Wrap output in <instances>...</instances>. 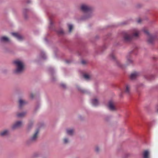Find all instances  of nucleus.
I'll use <instances>...</instances> for the list:
<instances>
[{
  "mask_svg": "<svg viewBox=\"0 0 158 158\" xmlns=\"http://www.w3.org/2000/svg\"><path fill=\"white\" fill-rule=\"evenodd\" d=\"M131 52H130L126 55V63L124 64L122 63L119 61L116 60L115 56L113 53L110 55V57L111 59L116 60V64L118 68L124 69L126 68L130 64H132L133 62V60H132L131 57L130 55Z\"/></svg>",
  "mask_w": 158,
  "mask_h": 158,
  "instance_id": "nucleus-1",
  "label": "nucleus"
},
{
  "mask_svg": "<svg viewBox=\"0 0 158 158\" xmlns=\"http://www.w3.org/2000/svg\"><path fill=\"white\" fill-rule=\"evenodd\" d=\"M56 80V78L54 77H52L51 78V81L52 82H54Z\"/></svg>",
  "mask_w": 158,
  "mask_h": 158,
  "instance_id": "nucleus-35",
  "label": "nucleus"
},
{
  "mask_svg": "<svg viewBox=\"0 0 158 158\" xmlns=\"http://www.w3.org/2000/svg\"><path fill=\"white\" fill-rule=\"evenodd\" d=\"M149 154V152L148 151L146 150L144 151L143 153V158H148V155Z\"/></svg>",
  "mask_w": 158,
  "mask_h": 158,
  "instance_id": "nucleus-24",
  "label": "nucleus"
},
{
  "mask_svg": "<svg viewBox=\"0 0 158 158\" xmlns=\"http://www.w3.org/2000/svg\"><path fill=\"white\" fill-rule=\"evenodd\" d=\"M141 19H139L138 20H137V22L138 23H139L141 22Z\"/></svg>",
  "mask_w": 158,
  "mask_h": 158,
  "instance_id": "nucleus-41",
  "label": "nucleus"
},
{
  "mask_svg": "<svg viewBox=\"0 0 158 158\" xmlns=\"http://www.w3.org/2000/svg\"><path fill=\"white\" fill-rule=\"evenodd\" d=\"M130 86L129 85H126V89L125 92L126 93L129 94L130 92Z\"/></svg>",
  "mask_w": 158,
  "mask_h": 158,
  "instance_id": "nucleus-21",
  "label": "nucleus"
},
{
  "mask_svg": "<svg viewBox=\"0 0 158 158\" xmlns=\"http://www.w3.org/2000/svg\"><path fill=\"white\" fill-rule=\"evenodd\" d=\"M76 86L78 90L82 93L85 94H89L90 93V92L89 90L83 89L78 85H76Z\"/></svg>",
  "mask_w": 158,
  "mask_h": 158,
  "instance_id": "nucleus-10",
  "label": "nucleus"
},
{
  "mask_svg": "<svg viewBox=\"0 0 158 158\" xmlns=\"http://www.w3.org/2000/svg\"><path fill=\"white\" fill-rule=\"evenodd\" d=\"M86 63V61L85 60H82L81 61V63L82 64H85Z\"/></svg>",
  "mask_w": 158,
  "mask_h": 158,
  "instance_id": "nucleus-37",
  "label": "nucleus"
},
{
  "mask_svg": "<svg viewBox=\"0 0 158 158\" xmlns=\"http://www.w3.org/2000/svg\"><path fill=\"white\" fill-rule=\"evenodd\" d=\"M19 107L20 108H21L23 106L27 103L25 101L21 99H20L19 100Z\"/></svg>",
  "mask_w": 158,
  "mask_h": 158,
  "instance_id": "nucleus-19",
  "label": "nucleus"
},
{
  "mask_svg": "<svg viewBox=\"0 0 158 158\" xmlns=\"http://www.w3.org/2000/svg\"><path fill=\"white\" fill-rule=\"evenodd\" d=\"M83 77L86 80H89L90 79L89 76L87 73H84L83 74Z\"/></svg>",
  "mask_w": 158,
  "mask_h": 158,
  "instance_id": "nucleus-26",
  "label": "nucleus"
},
{
  "mask_svg": "<svg viewBox=\"0 0 158 158\" xmlns=\"http://www.w3.org/2000/svg\"><path fill=\"white\" fill-rule=\"evenodd\" d=\"M157 112L158 113V108L157 109Z\"/></svg>",
  "mask_w": 158,
  "mask_h": 158,
  "instance_id": "nucleus-45",
  "label": "nucleus"
},
{
  "mask_svg": "<svg viewBox=\"0 0 158 158\" xmlns=\"http://www.w3.org/2000/svg\"><path fill=\"white\" fill-rule=\"evenodd\" d=\"M81 10L84 12H87L90 11L92 8L89 5L85 3L81 4L80 7Z\"/></svg>",
  "mask_w": 158,
  "mask_h": 158,
  "instance_id": "nucleus-5",
  "label": "nucleus"
},
{
  "mask_svg": "<svg viewBox=\"0 0 158 158\" xmlns=\"http://www.w3.org/2000/svg\"><path fill=\"white\" fill-rule=\"evenodd\" d=\"M74 132V130L73 128H68L66 130V134L72 136Z\"/></svg>",
  "mask_w": 158,
  "mask_h": 158,
  "instance_id": "nucleus-15",
  "label": "nucleus"
},
{
  "mask_svg": "<svg viewBox=\"0 0 158 158\" xmlns=\"http://www.w3.org/2000/svg\"><path fill=\"white\" fill-rule=\"evenodd\" d=\"M60 85L64 89H66V85L64 84L61 83Z\"/></svg>",
  "mask_w": 158,
  "mask_h": 158,
  "instance_id": "nucleus-29",
  "label": "nucleus"
},
{
  "mask_svg": "<svg viewBox=\"0 0 158 158\" xmlns=\"http://www.w3.org/2000/svg\"><path fill=\"white\" fill-rule=\"evenodd\" d=\"M40 106L39 105H37L35 108V110H37L40 107Z\"/></svg>",
  "mask_w": 158,
  "mask_h": 158,
  "instance_id": "nucleus-39",
  "label": "nucleus"
},
{
  "mask_svg": "<svg viewBox=\"0 0 158 158\" xmlns=\"http://www.w3.org/2000/svg\"><path fill=\"white\" fill-rule=\"evenodd\" d=\"M30 97L31 98H34V95L32 94H31L30 95Z\"/></svg>",
  "mask_w": 158,
  "mask_h": 158,
  "instance_id": "nucleus-40",
  "label": "nucleus"
},
{
  "mask_svg": "<svg viewBox=\"0 0 158 158\" xmlns=\"http://www.w3.org/2000/svg\"><path fill=\"white\" fill-rule=\"evenodd\" d=\"M138 74L137 72L131 73L130 75V79L131 80L135 79L138 76Z\"/></svg>",
  "mask_w": 158,
  "mask_h": 158,
  "instance_id": "nucleus-17",
  "label": "nucleus"
},
{
  "mask_svg": "<svg viewBox=\"0 0 158 158\" xmlns=\"http://www.w3.org/2000/svg\"><path fill=\"white\" fill-rule=\"evenodd\" d=\"M24 70H13V73L15 75H19L23 73Z\"/></svg>",
  "mask_w": 158,
  "mask_h": 158,
  "instance_id": "nucleus-18",
  "label": "nucleus"
},
{
  "mask_svg": "<svg viewBox=\"0 0 158 158\" xmlns=\"http://www.w3.org/2000/svg\"><path fill=\"white\" fill-rule=\"evenodd\" d=\"M44 40L45 41H46V42H47L48 41V40H47V39H46V38H45L44 39Z\"/></svg>",
  "mask_w": 158,
  "mask_h": 158,
  "instance_id": "nucleus-43",
  "label": "nucleus"
},
{
  "mask_svg": "<svg viewBox=\"0 0 158 158\" xmlns=\"http://www.w3.org/2000/svg\"><path fill=\"white\" fill-rule=\"evenodd\" d=\"M132 38V36L128 34H126L123 37L124 40L126 42L130 41L131 40Z\"/></svg>",
  "mask_w": 158,
  "mask_h": 158,
  "instance_id": "nucleus-14",
  "label": "nucleus"
},
{
  "mask_svg": "<svg viewBox=\"0 0 158 158\" xmlns=\"http://www.w3.org/2000/svg\"><path fill=\"white\" fill-rule=\"evenodd\" d=\"M100 149L99 148L98 146H96L95 148V151L96 152H99Z\"/></svg>",
  "mask_w": 158,
  "mask_h": 158,
  "instance_id": "nucleus-32",
  "label": "nucleus"
},
{
  "mask_svg": "<svg viewBox=\"0 0 158 158\" xmlns=\"http://www.w3.org/2000/svg\"><path fill=\"white\" fill-rule=\"evenodd\" d=\"M11 34L19 41H21L23 39V36L17 33H12Z\"/></svg>",
  "mask_w": 158,
  "mask_h": 158,
  "instance_id": "nucleus-12",
  "label": "nucleus"
},
{
  "mask_svg": "<svg viewBox=\"0 0 158 158\" xmlns=\"http://www.w3.org/2000/svg\"><path fill=\"white\" fill-rule=\"evenodd\" d=\"M115 103L112 101H110L108 104L107 107L108 109L111 111H115L116 110V108L114 106Z\"/></svg>",
  "mask_w": 158,
  "mask_h": 158,
  "instance_id": "nucleus-6",
  "label": "nucleus"
},
{
  "mask_svg": "<svg viewBox=\"0 0 158 158\" xmlns=\"http://www.w3.org/2000/svg\"><path fill=\"white\" fill-rule=\"evenodd\" d=\"M5 51L6 52H7L6 50H5Z\"/></svg>",
  "mask_w": 158,
  "mask_h": 158,
  "instance_id": "nucleus-48",
  "label": "nucleus"
},
{
  "mask_svg": "<svg viewBox=\"0 0 158 158\" xmlns=\"http://www.w3.org/2000/svg\"><path fill=\"white\" fill-rule=\"evenodd\" d=\"M40 57L43 59H45L47 58V56L44 52L42 51L40 55Z\"/></svg>",
  "mask_w": 158,
  "mask_h": 158,
  "instance_id": "nucleus-20",
  "label": "nucleus"
},
{
  "mask_svg": "<svg viewBox=\"0 0 158 158\" xmlns=\"http://www.w3.org/2000/svg\"><path fill=\"white\" fill-rule=\"evenodd\" d=\"M12 63L17 68V69H23L25 68V64L23 61L16 59L12 61Z\"/></svg>",
  "mask_w": 158,
  "mask_h": 158,
  "instance_id": "nucleus-3",
  "label": "nucleus"
},
{
  "mask_svg": "<svg viewBox=\"0 0 158 158\" xmlns=\"http://www.w3.org/2000/svg\"><path fill=\"white\" fill-rule=\"evenodd\" d=\"M154 76L153 75H151L149 77L147 78L149 80H152L154 78Z\"/></svg>",
  "mask_w": 158,
  "mask_h": 158,
  "instance_id": "nucleus-28",
  "label": "nucleus"
},
{
  "mask_svg": "<svg viewBox=\"0 0 158 158\" xmlns=\"http://www.w3.org/2000/svg\"><path fill=\"white\" fill-rule=\"evenodd\" d=\"M58 33L59 34H61L63 33V31L62 30H60L58 31Z\"/></svg>",
  "mask_w": 158,
  "mask_h": 158,
  "instance_id": "nucleus-36",
  "label": "nucleus"
},
{
  "mask_svg": "<svg viewBox=\"0 0 158 158\" xmlns=\"http://www.w3.org/2000/svg\"><path fill=\"white\" fill-rule=\"evenodd\" d=\"M142 31L147 35V42L148 43L150 44H152L155 40L158 39L157 35L150 34L145 28H143Z\"/></svg>",
  "mask_w": 158,
  "mask_h": 158,
  "instance_id": "nucleus-2",
  "label": "nucleus"
},
{
  "mask_svg": "<svg viewBox=\"0 0 158 158\" xmlns=\"http://www.w3.org/2000/svg\"><path fill=\"white\" fill-rule=\"evenodd\" d=\"M142 85V84H140V85Z\"/></svg>",
  "mask_w": 158,
  "mask_h": 158,
  "instance_id": "nucleus-47",
  "label": "nucleus"
},
{
  "mask_svg": "<svg viewBox=\"0 0 158 158\" xmlns=\"http://www.w3.org/2000/svg\"><path fill=\"white\" fill-rule=\"evenodd\" d=\"M63 143L64 144H67L70 142L69 139L67 137L64 138L63 139Z\"/></svg>",
  "mask_w": 158,
  "mask_h": 158,
  "instance_id": "nucleus-23",
  "label": "nucleus"
},
{
  "mask_svg": "<svg viewBox=\"0 0 158 158\" xmlns=\"http://www.w3.org/2000/svg\"><path fill=\"white\" fill-rule=\"evenodd\" d=\"M28 10L27 9H24L23 10V12L24 13H25L26 11H27Z\"/></svg>",
  "mask_w": 158,
  "mask_h": 158,
  "instance_id": "nucleus-38",
  "label": "nucleus"
},
{
  "mask_svg": "<svg viewBox=\"0 0 158 158\" xmlns=\"http://www.w3.org/2000/svg\"><path fill=\"white\" fill-rule=\"evenodd\" d=\"M64 62L66 64H69L73 62V60L72 59H64Z\"/></svg>",
  "mask_w": 158,
  "mask_h": 158,
  "instance_id": "nucleus-25",
  "label": "nucleus"
},
{
  "mask_svg": "<svg viewBox=\"0 0 158 158\" xmlns=\"http://www.w3.org/2000/svg\"><path fill=\"white\" fill-rule=\"evenodd\" d=\"M140 31L137 28L134 29L132 30V36L135 37H138L139 35Z\"/></svg>",
  "mask_w": 158,
  "mask_h": 158,
  "instance_id": "nucleus-9",
  "label": "nucleus"
},
{
  "mask_svg": "<svg viewBox=\"0 0 158 158\" xmlns=\"http://www.w3.org/2000/svg\"><path fill=\"white\" fill-rule=\"evenodd\" d=\"M93 15L92 12H89L80 18V20H85L91 18Z\"/></svg>",
  "mask_w": 158,
  "mask_h": 158,
  "instance_id": "nucleus-8",
  "label": "nucleus"
},
{
  "mask_svg": "<svg viewBox=\"0 0 158 158\" xmlns=\"http://www.w3.org/2000/svg\"><path fill=\"white\" fill-rule=\"evenodd\" d=\"M31 0H28V1H27V3H30V2H31Z\"/></svg>",
  "mask_w": 158,
  "mask_h": 158,
  "instance_id": "nucleus-42",
  "label": "nucleus"
},
{
  "mask_svg": "<svg viewBox=\"0 0 158 158\" xmlns=\"http://www.w3.org/2000/svg\"><path fill=\"white\" fill-rule=\"evenodd\" d=\"M10 130L8 129H5L0 132V136L4 137L9 135Z\"/></svg>",
  "mask_w": 158,
  "mask_h": 158,
  "instance_id": "nucleus-11",
  "label": "nucleus"
},
{
  "mask_svg": "<svg viewBox=\"0 0 158 158\" xmlns=\"http://www.w3.org/2000/svg\"><path fill=\"white\" fill-rule=\"evenodd\" d=\"M40 154L38 153H36L34 154V157H37L39 156Z\"/></svg>",
  "mask_w": 158,
  "mask_h": 158,
  "instance_id": "nucleus-33",
  "label": "nucleus"
},
{
  "mask_svg": "<svg viewBox=\"0 0 158 158\" xmlns=\"http://www.w3.org/2000/svg\"><path fill=\"white\" fill-rule=\"evenodd\" d=\"M152 59L154 60H157L158 59V56H155L152 57Z\"/></svg>",
  "mask_w": 158,
  "mask_h": 158,
  "instance_id": "nucleus-34",
  "label": "nucleus"
},
{
  "mask_svg": "<svg viewBox=\"0 0 158 158\" xmlns=\"http://www.w3.org/2000/svg\"><path fill=\"white\" fill-rule=\"evenodd\" d=\"M10 40L6 36H2L0 38V42L5 43L9 42Z\"/></svg>",
  "mask_w": 158,
  "mask_h": 158,
  "instance_id": "nucleus-13",
  "label": "nucleus"
},
{
  "mask_svg": "<svg viewBox=\"0 0 158 158\" xmlns=\"http://www.w3.org/2000/svg\"><path fill=\"white\" fill-rule=\"evenodd\" d=\"M49 24H50V26H49V27L50 28H51V26L52 25V24H53V23L51 19L50 20Z\"/></svg>",
  "mask_w": 158,
  "mask_h": 158,
  "instance_id": "nucleus-31",
  "label": "nucleus"
},
{
  "mask_svg": "<svg viewBox=\"0 0 158 158\" xmlns=\"http://www.w3.org/2000/svg\"><path fill=\"white\" fill-rule=\"evenodd\" d=\"M22 124V121H18L16 122L12 126L11 128L13 130H15L20 127Z\"/></svg>",
  "mask_w": 158,
  "mask_h": 158,
  "instance_id": "nucleus-7",
  "label": "nucleus"
},
{
  "mask_svg": "<svg viewBox=\"0 0 158 158\" xmlns=\"http://www.w3.org/2000/svg\"><path fill=\"white\" fill-rule=\"evenodd\" d=\"M68 27L69 28V31L70 32H71L72 31V29L73 28V26L72 24H69Z\"/></svg>",
  "mask_w": 158,
  "mask_h": 158,
  "instance_id": "nucleus-27",
  "label": "nucleus"
},
{
  "mask_svg": "<svg viewBox=\"0 0 158 158\" xmlns=\"http://www.w3.org/2000/svg\"><path fill=\"white\" fill-rule=\"evenodd\" d=\"M91 102L92 105L94 106H97L99 104V102L97 99H92L91 100Z\"/></svg>",
  "mask_w": 158,
  "mask_h": 158,
  "instance_id": "nucleus-16",
  "label": "nucleus"
},
{
  "mask_svg": "<svg viewBox=\"0 0 158 158\" xmlns=\"http://www.w3.org/2000/svg\"><path fill=\"white\" fill-rule=\"evenodd\" d=\"M39 133V130L37 129L33 135L27 141V144H29L30 143L35 142L37 139Z\"/></svg>",
  "mask_w": 158,
  "mask_h": 158,
  "instance_id": "nucleus-4",
  "label": "nucleus"
},
{
  "mask_svg": "<svg viewBox=\"0 0 158 158\" xmlns=\"http://www.w3.org/2000/svg\"><path fill=\"white\" fill-rule=\"evenodd\" d=\"M154 68H156V67H155Z\"/></svg>",
  "mask_w": 158,
  "mask_h": 158,
  "instance_id": "nucleus-49",
  "label": "nucleus"
},
{
  "mask_svg": "<svg viewBox=\"0 0 158 158\" xmlns=\"http://www.w3.org/2000/svg\"><path fill=\"white\" fill-rule=\"evenodd\" d=\"M26 114V112H23L17 114L16 116L18 118H22L24 117Z\"/></svg>",
  "mask_w": 158,
  "mask_h": 158,
  "instance_id": "nucleus-22",
  "label": "nucleus"
},
{
  "mask_svg": "<svg viewBox=\"0 0 158 158\" xmlns=\"http://www.w3.org/2000/svg\"><path fill=\"white\" fill-rule=\"evenodd\" d=\"M54 73V70H50L49 71V73L50 74L52 75L53 73Z\"/></svg>",
  "mask_w": 158,
  "mask_h": 158,
  "instance_id": "nucleus-30",
  "label": "nucleus"
},
{
  "mask_svg": "<svg viewBox=\"0 0 158 158\" xmlns=\"http://www.w3.org/2000/svg\"><path fill=\"white\" fill-rule=\"evenodd\" d=\"M3 73H5V71H3Z\"/></svg>",
  "mask_w": 158,
  "mask_h": 158,
  "instance_id": "nucleus-46",
  "label": "nucleus"
},
{
  "mask_svg": "<svg viewBox=\"0 0 158 158\" xmlns=\"http://www.w3.org/2000/svg\"><path fill=\"white\" fill-rule=\"evenodd\" d=\"M120 97H122V94H120Z\"/></svg>",
  "mask_w": 158,
  "mask_h": 158,
  "instance_id": "nucleus-44",
  "label": "nucleus"
}]
</instances>
